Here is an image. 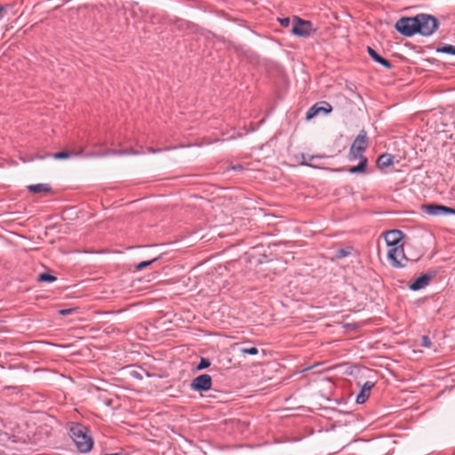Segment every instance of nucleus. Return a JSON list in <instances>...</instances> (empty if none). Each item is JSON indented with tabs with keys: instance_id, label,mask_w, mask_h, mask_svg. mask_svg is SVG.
<instances>
[{
	"instance_id": "1",
	"label": "nucleus",
	"mask_w": 455,
	"mask_h": 455,
	"mask_svg": "<svg viewBox=\"0 0 455 455\" xmlns=\"http://www.w3.org/2000/svg\"><path fill=\"white\" fill-rule=\"evenodd\" d=\"M368 147L367 132L364 130H361L355 139L348 154V158L351 161L359 159L358 165L353 166L348 170L351 174L363 173L366 171L368 165V160L363 156V153Z\"/></svg>"
},
{
	"instance_id": "2",
	"label": "nucleus",
	"mask_w": 455,
	"mask_h": 455,
	"mask_svg": "<svg viewBox=\"0 0 455 455\" xmlns=\"http://www.w3.org/2000/svg\"><path fill=\"white\" fill-rule=\"evenodd\" d=\"M68 435L74 441L77 450L81 452H88L92 450L93 441L89 435V429L80 423H70Z\"/></svg>"
},
{
	"instance_id": "3",
	"label": "nucleus",
	"mask_w": 455,
	"mask_h": 455,
	"mask_svg": "<svg viewBox=\"0 0 455 455\" xmlns=\"http://www.w3.org/2000/svg\"><path fill=\"white\" fill-rule=\"evenodd\" d=\"M418 34L429 36L433 35L439 27L438 20L430 14L420 13L417 15Z\"/></svg>"
},
{
	"instance_id": "4",
	"label": "nucleus",
	"mask_w": 455,
	"mask_h": 455,
	"mask_svg": "<svg viewBox=\"0 0 455 455\" xmlns=\"http://www.w3.org/2000/svg\"><path fill=\"white\" fill-rule=\"evenodd\" d=\"M417 15L414 17H403L395 23V29L404 36H412L418 34Z\"/></svg>"
},
{
	"instance_id": "5",
	"label": "nucleus",
	"mask_w": 455,
	"mask_h": 455,
	"mask_svg": "<svg viewBox=\"0 0 455 455\" xmlns=\"http://www.w3.org/2000/svg\"><path fill=\"white\" fill-rule=\"evenodd\" d=\"M387 259L391 266L395 268L404 267L409 261L403 246L390 248L387 251Z\"/></svg>"
},
{
	"instance_id": "6",
	"label": "nucleus",
	"mask_w": 455,
	"mask_h": 455,
	"mask_svg": "<svg viewBox=\"0 0 455 455\" xmlns=\"http://www.w3.org/2000/svg\"><path fill=\"white\" fill-rule=\"evenodd\" d=\"M312 22L295 16L293 19L291 33L294 36L307 37L312 32Z\"/></svg>"
},
{
	"instance_id": "7",
	"label": "nucleus",
	"mask_w": 455,
	"mask_h": 455,
	"mask_svg": "<svg viewBox=\"0 0 455 455\" xmlns=\"http://www.w3.org/2000/svg\"><path fill=\"white\" fill-rule=\"evenodd\" d=\"M212 379L209 374H201L190 383V388L196 392H206L212 388Z\"/></svg>"
},
{
	"instance_id": "8",
	"label": "nucleus",
	"mask_w": 455,
	"mask_h": 455,
	"mask_svg": "<svg viewBox=\"0 0 455 455\" xmlns=\"http://www.w3.org/2000/svg\"><path fill=\"white\" fill-rule=\"evenodd\" d=\"M422 209L424 212H426L428 215L431 216H438V215H447V214H452L455 215V209L444 206V205H439V204H427L423 205Z\"/></svg>"
},
{
	"instance_id": "9",
	"label": "nucleus",
	"mask_w": 455,
	"mask_h": 455,
	"mask_svg": "<svg viewBox=\"0 0 455 455\" xmlns=\"http://www.w3.org/2000/svg\"><path fill=\"white\" fill-rule=\"evenodd\" d=\"M332 110V107L327 101H320L313 105L307 112L306 118L310 120L320 113L329 114Z\"/></svg>"
},
{
	"instance_id": "10",
	"label": "nucleus",
	"mask_w": 455,
	"mask_h": 455,
	"mask_svg": "<svg viewBox=\"0 0 455 455\" xmlns=\"http://www.w3.org/2000/svg\"><path fill=\"white\" fill-rule=\"evenodd\" d=\"M403 237V233L397 229H392L385 233V241L390 248L401 246L399 243Z\"/></svg>"
},
{
	"instance_id": "11",
	"label": "nucleus",
	"mask_w": 455,
	"mask_h": 455,
	"mask_svg": "<svg viewBox=\"0 0 455 455\" xmlns=\"http://www.w3.org/2000/svg\"><path fill=\"white\" fill-rule=\"evenodd\" d=\"M435 276L434 273H426L419 275L413 283L409 285L411 291H419L429 284L430 280Z\"/></svg>"
},
{
	"instance_id": "12",
	"label": "nucleus",
	"mask_w": 455,
	"mask_h": 455,
	"mask_svg": "<svg viewBox=\"0 0 455 455\" xmlns=\"http://www.w3.org/2000/svg\"><path fill=\"white\" fill-rule=\"evenodd\" d=\"M374 383L371 381H366L361 387L360 393L356 396V403L363 404L370 396V391L374 387Z\"/></svg>"
},
{
	"instance_id": "13",
	"label": "nucleus",
	"mask_w": 455,
	"mask_h": 455,
	"mask_svg": "<svg viewBox=\"0 0 455 455\" xmlns=\"http://www.w3.org/2000/svg\"><path fill=\"white\" fill-rule=\"evenodd\" d=\"M367 52L371 58L377 63L380 64L381 66L391 68L392 65L390 61L383 57H381L375 50H373L371 47H367Z\"/></svg>"
},
{
	"instance_id": "14",
	"label": "nucleus",
	"mask_w": 455,
	"mask_h": 455,
	"mask_svg": "<svg viewBox=\"0 0 455 455\" xmlns=\"http://www.w3.org/2000/svg\"><path fill=\"white\" fill-rule=\"evenodd\" d=\"M28 189L33 193H49L51 191V187L46 183H38L29 185Z\"/></svg>"
},
{
	"instance_id": "15",
	"label": "nucleus",
	"mask_w": 455,
	"mask_h": 455,
	"mask_svg": "<svg viewBox=\"0 0 455 455\" xmlns=\"http://www.w3.org/2000/svg\"><path fill=\"white\" fill-rule=\"evenodd\" d=\"M394 156L390 154H383L378 159L379 167H388L393 164Z\"/></svg>"
},
{
	"instance_id": "16",
	"label": "nucleus",
	"mask_w": 455,
	"mask_h": 455,
	"mask_svg": "<svg viewBox=\"0 0 455 455\" xmlns=\"http://www.w3.org/2000/svg\"><path fill=\"white\" fill-rule=\"evenodd\" d=\"M140 152L135 150H109L104 156H125V155H139Z\"/></svg>"
},
{
	"instance_id": "17",
	"label": "nucleus",
	"mask_w": 455,
	"mask_h": 455,
	"mask_svg": "<svg viewBox=\"0 0 455 455\" xmlns=\"http://www.w3.org/2000/svg\"><path fill=\"white\" fill-rule=\"evenodd\" d=\"M80 154H81L80 152L72 154L68 151H61V152L52 154V155H48V156L53 157L54 159H57V160H62V159L69 158L72 155L78 156Z\"/></svg>"
},
{
	"instance_id": "18",
	"label": "nucleus",
	"mask_w": 455,
	"mask_h": 455,
	"mask_svg": "<svg viewBox=\"0 0 455 455\" xmlns=\"http://www.w3.org/2000/svg\"><path fill=\"white\" fill-rule=\"evenodd\" d=\"M436 52L451 54L455 56V46L451 44H444L442 47L436 49Z\"/></svg>"
},
{
	"instance_id": "19",
	"label": "nucleus",
	"mask_w": 455,
	"mask_h": 455,
	"mask_svg": "<svg viewBox=\"0 0 455 455\" xmlns=\"http://www.w3.org/2000/svg\"><path fill=\"white\" fill-rule=\"evenodd\" d=\"M38 282H45V283H52L57 280V277L49 274V273H42L37 277Z\"/></svg>"
},
{
	"instance_id": "20",
	"label": "nucleus",
	"mask_w": 455,
	"mask_h": 455,
	"mask_svg": "<svg viewBox=\"0 0 455 455\" xmlns=\"http://www.w3.org/2000/svg\"><path fill=\"white\" fill-rule=\"evenodd\" d=\"M321 156H313V155H302V159L303 161L301 162V164L302 165H307V166H313L309 161H312L313 159L315 158H320Z\"/></svg>"
},
{
	"instance_id": "21",
	"label": "nucleus",
	"mask_w": 455,
	"mask_h": 455,
	"mask_svg": "<svg viewBox=\"0 0 455 455\" xmlns=\"http://www.w3.org/2000/svg\"><path fill=\"white\" fill-rule=\"evenodd\" d=\"M240 352L242 354H247V355H255L259 353V350L256 347H242L240 348Z\"/></svg>"
},
{
	"instance_id": "22",
	"label": "nucleus",
	"mask_w": 455,
	"mask_h": 455,
	"mask_svg": "<svg viewBox=\"0 0 455 455\" xmlns=\"http://www.w3.org/2000/svg\"><path fill=\"white\" fill-rule=\"evenodd\" d=\"M211 365V362L209 359L202 357L198 365L196 366V370L201 371L208 368Z\"/></svg>"
},
{
	"instance_id": "23",
	"label": "nucleus",
	"mask_w": 455,
	"mask_h": 455,
	"mask_svg": "<svg viewBox=\"0 0 455 455\" xmlns=\"http://www.w3.org/2000/svg\"><path fill=\"white\" fill-rule=\"evenodd\" d=\"M157 260V258H154L150 260H145V261H141L140 262L137 266H136V269L137 270H141L148 266H150L153 262L156 261Z\"/></svg>"
},
{
	"instance_id": "24",
	"label": "nucleus",
	"mask_w": 455,
	"mask_h": 455,
	"mask_svg": "<svg viewBox=\"0 0 455 455\" xmlns=\"http://www.w3.org/2000/svg\"><path fill=\"white\" fill-rule=\"evenodd\" d=\"M421 346L423 347L430 348L432 346V341L428 336H423L421 338Z\"/></svg>"
},
{
	"instance_id": "25",
	"label": "nucleus",
	"mask_w": 455,
	"mask_h": 455,
	"mask_svg": "<svg viewBox=\"0 0 455 455\" xmlns=\"http://www.w3.org/2000/svg\"><path fill=\"white\" fill-rule=\"evenodd\" d=\"M278 21L280 22V24L283 26V27H285L287 28L290 23H291V20L289 18L285 17V18H280L278 19Z\"/></svg>"
},
{
	"instance_id": "26",
	"label": "nucleus",
	"mask_w": 455,
	"mask_h": 455,
	"mask_svg": "<svg viewBox=\"0 0 455 455\" xmlns=\"http://www.w3.org/2000/svg\"><path fill=\"white\" fill-rule=\"evenodd\" d=\"M73 311H74V309H73V308L61 309V310L60 311V314L61 315H68L71 314Z\"/></svg>"
},
{
	"instance_id": "27",
	"label": "nucleus",
	"mask_w": 455,
	"mask_h": 455,
	"mask_svg": "<svg viewBox=\"0 0 455 455\" xmlns=\"http://www.w3.org/2000/svg\"><path fill=\"white\" fill-rule=\"evenodd\" d=\"M131 375L135 378V379H142V376L141 374L139 372V371H132L131 373Z\"/></svg>"
},
{
	"instance_id": "28",
	"label": "nucleus",
	"mask_w": 455,
	"mask_h": 455,
	"mask_svg": "<svg viewBox=\"0 0 455 455\" xmlns=\"http://www.w3.org/2000/svg\"><path fill=\"white\" fill-rule=\"evenodd\" d=\"M160 151H162V149H154L152 148H148L146 150L147 153H150V154H155V153H157Z\"/></svg>"
},
{
	"instance_id": "29",
	"label": "nucleus",
	"mask_w": 455,
	"mask_h": 455,
	"mask_svg": "<svg viewBox=\"0 0 455 455\" xmlns=\"http://www.w3.org/2000/svg\"><path fill=\"white\" fill-rule=\"evenodd\" d=\"M339 256H341V257H345V256L348 255V252L345 249L339 250Z\"/></svg>"
},
{
	"instance_id": "30",
	"label": "nucleus",
	"mask_w": 455,
	"mask_h": 455,
	"mask_svg": "<svg viewBox=\"0 0 455 455\" xmlns=\"http://www.w3.org/2000/svg\"><path fill=\"white\" fill-rule=\"evenodd\" d=\"M242 168H243V166L241 164L233 165V166L230 167V169L234 170V171L241 170Z\"/></svg>"
}]
</instances>
